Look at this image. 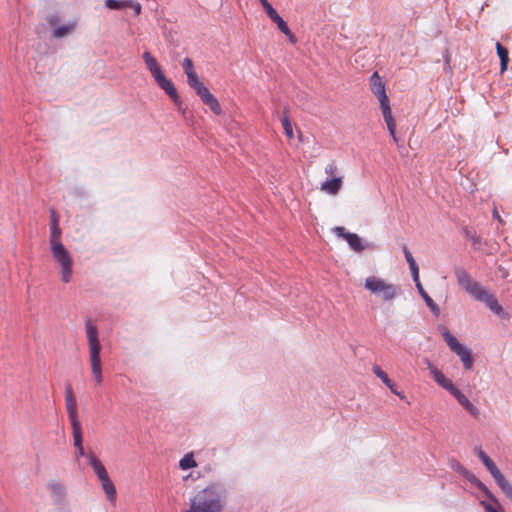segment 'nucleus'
Returning a JSON list of instances; mask_svg holds the SVG:
<instances>
[{"label":"nucleus","instance_id":"nucleus-1","mask_svg":"<svg viewBox=\"0 0 512 512\" xmlns=\"http://www.w3.org/2000/svg\"><path fill=\"white\" fill-rule=\"evenodd\" d=\"M223 496V490L219 486L210 485L194 496L190 509L184 512H221Z\"/></svg>","mask_w":512,"mask_h":512},{"label":"nucleus","instance_id":"nucleus-2","mask_svg":"<svg viewBox=\"0 0 512 512\" xmlns=\"http://www.w3.org/2000/svg\"><path fill=\"white\" fill-rule=\"evenodd\" d=\"M51 250L54 259L61 266L62 281L68 283L72 275V258L60 241V229L54 215L52 217L51 228Z\"/></svg>","mask_w":512,"mask_h":512},{"label":"nucleus","instance_id":"nucleus-3","mask_svg":"<svg viewBox=\"0 0 512 512\" xmlns=\"http://www.w3.org/2000/svg\"><path fill=\"white\" fill-rule=\"evenodd\" d=\"M188 85L194 89L201 101L207 105L216 115L221 114V106L208 88L199 80L198 75L187 78Z\"/></svg>","mask_w":512,"mask_h":512},{"label":"nucleus","instance_id":"nucleus-4","mask_svg":"<svg viewBox=\"0 0 512 512\" xmlns=\"http://www.w3.org/2000/svg\"><path fill=\"white\" fill-rule=\"evenodd\" d=\"M442 336L449 348L460 357L464 368L466 370H471L474 363L471 350L459 343L457 338L445 327L442 329Z\"/></svg>","mask_w":512,"mask_h":512},{"label":"nucleus","instance_id":"nucleus-5","mask_svg":"<svg viewBox=\"0 0 512 512\" xmlns=\"http://www.w3.org/2000/svg\"><path fill=\"white\" fill-rule=\"evenodd\" d=\"M365 288L374 294L381 295L385 301L394 299L398 293V289L395 285L387 283L375 276L368 277L365 280Z\"/></svg>","mask_w":512,"mask_h":512},{"label":"nucleus","instance_id":"nucleus-6","mask_svg":"<svg viewBox=\"0 0 512 512\" xmlns=\"http://www.w3.org/2000/svg\"><path fill=\"white\" fill-rule=\"evenodd\" d=\"M454 274L457 280V283L472 297H476V295L482 290V286L479 282L473 280L469 273L461 266H457L454 268Z\"/></svg>","mask_w":512,"mask_h":512},{"label":"nucleus","instance_id":"nucleus-7","mask_svg":"<svg viewBox=\"0 0 512 512\" xmlns=\"http://www.w3.org/2000/svg\"><path fill=\"white\" fill-rule=\"evenodd\" d=\"M263 9L265 10L267 16L277 25L278 29L282 33H284L292 43H295L296 42L295 36L290 31L287 23L283 20L282 17L279 16V14L272 7V5L270 3H266V6H264Z\"/></svg>","mask_w":512,"mask_h":512},{"label":"nucleus","instance_id":"nucleus-8","mask_svg":"<svg viewBox=\"0 0 512 512\" xmlns=\"http://www.w3.org/2000/svg\"><path fill=\"white\" fill-rule=\"evenodd\" d=\"M86 334L87 340L89 344V352L91 356H99L101 351V345L98 339V331L97 327L91 322V320L86 321Z\"/></svg>","mask_w":512,"mask_h":512},{"label":"nucleus","instance_id":"nucleus-9","mask_svg":"<svg viewBox=\"0 0 512 512\" xmlns=\"http://www.w3.org/2000/svg\"><path fill=\"white\" fill-rule=\"evenodd\" d=\"M333 232L338 237L344 238L354 251L362 252L365 249L361 238L355 233L346 232L344 227L336 226L333 228Z\"/></svg>","mask_w":512,"mask_h":512},{"label":"nucleus","instance_id":"nucleus-10","mask_svg":"<svg viewBox=\"0 0 512 512\" xmlns=\"http://www.w3.org/2000/svg\"><path fill=\"white\" fill-rule=\"evenodd\" d=\"M156 83L159 85V87L165 91V93L171 98V100L174 102V104L181 109L182 106V100L179 97L177 90L173 83L166 78L164 73L157 77L155 79Z\"/></svg>","mask_w":512,"mask_h":512},{"label":"nucleus","instance_id":"nucleus-11","mask_svg":"<svg viewBox=\"0 0 512 512\" xmlns=\"http://www.w3.org/2000/svg\"><path fill=\"white\" fill-rule=\"evenodd\" d=\"M371 91L377 97L380 104L389 102L386 94L385 83L382 81L378 72H374L370 78Z\"/></svg>","mask_w":512,"mask_h":512},{"label":"nucleus","instance_id":"nucleus-12","mask_svg":"<svg viewBox=\"0 0 512 512\" xmlns=\"http://www.w3.org/2000/svg\"><path fill=\"white\" fill-rule=\"evenodd\" d=\"M65 400L70 423L80 422L77 414L76 397L70 384L65 389Z\"/></svg>","mask_w":512,"mask_h":512},{"label":"nucleus","instance_id":"nucleus-13","mask_svg":"<svg viewBox=\"0 0 512 512\" xmlns=\"http://www.w3.org/2000/svg\"><path fill=\"white\" fill-rule=\"evenodd\" d=\"M475 299L477 301L483 302L486 306L495 314L501 315L503 309L501 305L498 303L497 299L489 293L488 290L482 288V290L476 295Z\"/></svg>","mask_w":512,"mask_h":512},{"label":"nucleus","instance_id":"nucleus-14","mask_svg":"<svg viewBox=\"0 0 512 512\" xmlns=\"http://www.w3.org/2000/svg\"><path fill=\"white\" fill-rule=\"evenodd\" d=\"M47 489L54 503L61 504L64 501L67 490L63 483L56 480H51L47 483Z\"/></svg>","mask_w":512,"mask_h":512},{"label":"nucleus","instance_id":"nucleus-15","mask_svg":"<svg viewBox=\"0 0 512 512\" xmlns=\"http://www.w3.org/2000/svg\"><path fill=\"white\" fill-rule=\"evenodd\" d=\"M380 108L382 110L383 118L385 120V123L387 125V128L390 132L391 137L393 138L394 142H398V137L396 135V123L392 116L391 107L389 102H384L380 104Z\"/></svg>","mask_w":512,"mask_h":512},{"label":"nucleus","instance_id":"nucleus-16","mask_svg":"<svg viewBox=\"0 0 512 512\" xmlns=\"http://www.w3.org/2000/svg\"><path fill=\"white\" fill-rule=\"evenodd\" d=\"M142 58L146 65V68L149 70V72L151 73V76L154 78V80L163 74L161 66L159 65L157 60L153 57V55L150 52L145 51L142 54Z\"/></svg>","mask_w":512,"mask_h":512},{"label":"nucleus","instance_id":"nucleus-17","mask_svg":"<svg viewBox=\"0 0 512 512\" xmlns=\"http://www.w3.org/2000/svg\"><path fill=\"white\" fill-rule=\"evenodd\" d=\"M474 451L483 462L487 470L491 473L494 480L502 474L492 459H490V457L481 448L476 447Z\"/></svg>","mask_w":512,"mask_h":512},{"label":"nucleus","instance_id":"nucleus-18","mask_svg":"<svg viewBox=\"0 0 512 512\" xmlns=\"http://www.w3.org/2000/svg\"><path fill=\"white\" fill-rule=\"evenodd\" d=\"M342 185L343 178L341 176L333 177L332 179L323 182L321 184L320 190L329 195H337L342 188Z\"/></svg>","mask_w":512,"mask_h":512},{"label":"nucleus","instance_id":"nucleus-19","mask_svg":"<svg viewBox=\"0 0 512 512\" xmlns=\"http://www.w3.org/2000/svg\"><path fill=\"white\" fill-rule=\"evenodd\" d=\"M453 395L458 403L463 406L470 414L476 416L478 414L477 407L472 404L469 399L455 386L450 392Z\"/></svg>","mask_w":512,"mask_h":512},{"label":"nucleus","instance_id":"nucleus-20","mask_svg":"<svg viewBox=\"0 0 512 512\" xmlns=\"http://www.w3.org/2000/svg\"><path fill=\"white\" fill-rule=\"evenodd\" d=\"M87 459L99 480L109 476L104 465L93 453L87 454Z\"/></svg>","mask_w":512,"mask_h":512},{"label":"nucleus","instance_id":"nucleus-21","mask_svg":"<svg viewBox=\"0 0 512 512\" xmlns=\"http://www.w3.org/2000/svg\"><path fill=\"white\" fill-rule=\"evenodd\" d=\"M435 380V382L440 385L442 388L446 389L449 393L455 387L451 380L445 377V375L438 369H432L431 374Z\"/></svg>","mask_w":512,"mask_h":512},{"label":"nucleus","instance_id":"nucleus-22","mask_svg":"<svg viewBox=\"0 0 512 512\" xmlns=\"http://www.w3.org/2000/svg\"><path fill=\"white\" fill-rule=\"evenodd\" d=\"M100 482H101L102 489L104 490L107 498L110 501H115V499H116V489H115V486H114L113 482L109 478V476L104 477L103 479H100Z\"/></svg>","mask_w":512,"mask_h":512},{"label":"nucleus","instance_id":"nucleus-23","mask_svg":"<svg viewBox=\"0 0 512 512\" xmlns=\"http://www.w3.org/2000/svg\"><path fill=\"white\" fill-rule=\"evenodd\" d=\"M90 362H91V369H92V374L94 376V379L99 384L102 382V370H101L100 355L99 356H91Z\"/></svg>","mask_w":512,"mask_h":512},{"label":"nucleus","instance_id":"nucleus-24","mask_svg":"<svg viewBox=\"0 0 512 512\" xmlns=\"http://www.w3.org/2000/svg\"><path fill=\"white\" fill-rule=\"evenodd\" d=\"M496 49L497 54L500 58V65H501V73H504L507 70L509 57H508V50L502 46L499 42L496 43Z\"/></svg>","mask_w":512,"mask_h":512},{"label":"nucleus","instance_id":"nucleus-25","mask_svg":"<svg viewBox=\"0 0 512 512\" xmlns=\"http://www.w3.org/2000/svg\"><path fill=\"white\" fill-rule=\"evenodd\" d=\"M76 22H69L65 25L59 26L53 31V36L55 38H62L66 35L72 33L75 30Z\"/></svg>","mask_w":512,"mask_h":512},{"label":"nucleus","instance_id":"nucleus-26","mask_svg":"<svg viewBox=\"0 0 512 512\" xmlns=\"http://www.w3.org/2000/svg\"><path fill=\"white\" fill-rule=\"evenodd\" d=\"M506 497L512 502V485L506 480L503 474L495 479Z\"/></svg>","mask_w":512,"mask_h":512},{"label":"nucleus","instance_id":"nucleus-27","mask_svg":"<svg viewBox=\"0 0 512 512\" xmlns=\"http://www.w3.org/2000/svg\"><path fill=\"white\" fill-rule=\"evenodd\" d=\"M471 483L475 484L480 490L485 492V494L489 497V499L498 507L501 508V505L497 498L487 489V487L479 481L475 476H473Z\"/></svg>","mask_w":512,"mask_h":512},{"label":"nucleus","instance_id":"nucleus-28","mask_svg":"<svg viewBox=\"0 0 512 512\" xmlns=\"http://www.w3.org/2000/svg\"><path fill=\"white\" fill-rule=\"evenodd\" d=\"M72 432H73V440H74V446L76 448L82 446V428L81 423H72Z\"/></svg>","mask_w":512,"mask_h":512},{"label":"nucleus","instance_id":"nucleus-29","mask_svg":"<svg viewBox=\"0 0 512 512\" xmlns=\"http://www.w3.org/2000/svg\"><path fill=\"white\" fill-rule=\"evenodd\" d=\"M197 466V463L194 459L193 453L186 454L179 462V467L182 470H187L190 468H194Z\"/></svg>","mask_w":512,"mask_h":512},{"label":"nucleus","instance_id":"nucleus-30","mask_svg":"<svg viewBox=\"0 0 512 512\" xmlns=\"http://www.w3.org/2000/svg\"><path fill=\"white\" fill-rule=\"evenodd\" d=\"M129 0H105V5L109 9L120 10L128 7Z\"/></svg>","mask_w":512,"mask_h":512},{"label":"nucleus","instance_id":"nucleus-31","mask_svg":"<svg viewBox=\"0 0 512 512\" xmlns=\"http://www.w3.org/2000/svg\"><path fill=\"white\" fill-rule=\"evenodd\" d=\"M409 268L413 277V280L418 288L419 291H422V285L419 280V268L417 263H411L409 264Z\"/></svg>","mask_w":512,"mask_h":512},{"label":"nucleus","instance_id":"nucleus-32","mask_svg":"<svg viewBox=\"0 0 512 512\" xmlns=\"http://www.w3.org/2000/svg\"><path fill=\"white\" fill-rule=\"evenodd\" d=\"M464 235L466 238L470 239L475 247L479 246L482 242L481 237L476 234L475 231H472L468 228L464 229Z\"/></svg>","mask_w":512,"mask_h":512},{"label":"nucleus","instance_id":"nucleus-33","mask_svg":"<svg viewBox=\"0 0 512 512\" xmlns=\"http://www.w3.org/2000/svg\"><path fill=\"white\" fill-rule=\"evenodd\" d=\"M281 122H282V126L284 128V131H285V134L286 136L289 138V139H292L294 134H293V128H292V124L288 118V116H284L282 119H281Z\"/></svg>","mask_w":512,"mask_h":512},{"label":"nucleus","instance_id":"nucleus-34","mask_svg":"<svg viewBox=\"0 0 512 512\" xmlns=\"http://www.w3.org/2000/svg\"><path fill=\"white\" fill-rule=\"evenodd\" d=\"M372 371L384 384H389L388 382H390V378L378 365H374L372 367Z\"/></svg>","mask_w":512,"mask_h":512},{"label":"nucleus","instance_id":"nucleus-35","mask_svg":"<svg viewBox=\"0 0 512 512\" xmlns=\"http://www.w3.org/2000/svg\"><path fill=\"white\" fill-rule=\"evenodd\" d=\"M421 296L424 298L426 304L434 311L438 310V306L435 304V302L432 300V298L425 292V290L422 288V291H419Z\"/></svg>","mask_w":512,"mask_h":512},{"label":"nucleus","instance_id":"nucleus-36","mask_svg":"<svg viewBox=\"0 0 512 512\" xmlns=\"http://www.w3.org/2000/svg\"><path fill=\"white\" fill-rule=\"evenodd\" d=\"M325 173L329 176L337 177L336 175L338 174V167L334 161L325 167Z\"/></svg>","mask_w":512,"mask_h":512},{"label":"nucleus","instance_id":"nucleus-37","mask_svg":"<svg viewBox=\"0 0 512 512\" xmlns=\"http://www.w3.org/2000/svg\"><path fill=\"white\" fill-rule=\"evenodd\" d=\"M403 253L405 255L406 261L408 264L416 263L415 259L413 258L411 252L409 251L408 247L406 245H403Z\"/></svg>","mask_w":512,"mask_h":512},{"label":"nucleus","instance_id":"nucleus-38","mask_svg":"<svg viewBox=\"0 0 512 512\" xmlns=\"http://www.w3.org/2000/svg\"><path fill=\"white\" fill-rule=\"evenodd\" d=\"M388 383L389 384H385V385L391 390V392L393 394L397 395L401 399H403L405 397L401 392L397 391L395 383L391 379H390V382H388Z\"/></svg>","mask_w":512,"mask_h":512},{"label":"nucleus","instance_id":"nucleus-39","mask_svg":"<svg viewBox=\"0 0 512 512\" xmlns=\"http://www.w3.org/2000/svg\"><path fill=\"white\" fill-rule=\"evenodd\" d=\"M128 7L133 8L136 16H138L141 13V5L138 2H133L132 0H129Z\"/></svg>","mask_w":512,"mask_h":512},{"label":"nucleus","instance_id":"nucleus-40","mask_svg":"<svg viewBox=\"0 0 512 512\" xmlns=\"http://www.w3.org/2000/svg\"><path fill=\"white\" fill-rule=\"evenodd\" d=\"M182 67H183L184 72L192 69L194 67L193 61L188 57L184 58V60L182 62Z\"/></svg>","mask_w":512,"mask_h":512},{"label":"nucleus","instance_id":"nucleus-41","mask_svg":"<svg viewBox=\"0 0 512 512\" xmlns=\"http://www.w3.org/2000/svg\"><path fill=\"white\" fill-rule=\"evenodd\" d=\"M458 471L466 477L469 481H472V478L474 475H471L468 470H466L464 467L459 466Z\"/></svg>","mask_w":512,"mask_h":512},{"label":"nucleus","instance_id":"nucleus-42","mask_svg":"<svg viewBox=\"0 0 512 512\" xmlns=\"http://www.w3.org/2000/svg\"><path fill=\"white\" fill-rule=\"evenodd\" d=\"M458 471L466 477L469 481H472V478L474 475H471L468 470H466L464 467L459 466Z\"/></svg>","mask_w":512,"mask_h":512},{"label":"nucleus","instance_id":"nucleus-43","mask_svg":"<svg viewBox=\"0 0 512 512\" xmlns=\"http://www.w3.org/2000/svg\"><path fill=\"white\" fill-rule=\"evenodd\" d=\"M482 505L484 506L485 508V511L486 512H499L496 508H494L491 504L489 503H486V502H482Z\"/></svg>","mask_w":512,"mask_h":512},{"label":"nucleus","instance_id":"nucleus-44","mask_svg":"<svg viewBox=\"0 0 512 512\" xmlns=\"http://www.w3.org/2000/svg\"><path fill=\"white\" fill-rule=\"evenodd\" d=\"M424 364L427 366V368L429 369L430 373L432 374V369H437L431 362L429 359H424L423 360Z\"/></svg>","mask_w":512,"mask_h":512},{"label":"nucleus","instance_id":"nucleus-45","mask_svg":"<svg viewBox=\"0 0 512 512\" xmlns=\"http://www.w3.org/2000/svg\"><path fill=\"white\" fill-rule=\"evenodd\" d=\"M185 74H186L187 78L197 75L194 67L192 69L186 71Z\"/></svg>","mask_w":512,"mask_h":512},{"label":"nucleus","instance_id":"nucleus-46","mask_svg":"<svg viewBox=\"0 0 512 512\" xmlns=\"http://www.w3.org/2000/svg\"><path fill=\"white\" fill-rule=\"evenodd\" d=\"M77 452H78L79 456H86L87 457V455L85 454L83 446L78 447L77 448Z\"/></svg>","mask_w":512,"mask_h":512},{"label":"nucleus","instance_id":"nucleus-47","mask_svg":"<svg viewBox=\"0 0 512 512\" xmlns=\"http://www.w3.org/2000/svg\"><path fill=\"white\" fill-rule=\"evenodd\" d=\"M493 216H494V218H496L498 221H500V222L502 221V219H501V217H500V215L498 214V211H497L496 209H494V211H493Z\"/></svg>","mask_w":512,"mask_h":512},{"label":"nucleus","instance_id":"nucleus-48","mask_svg":"<svg viewBox=\"0 0 512 512\" xmlns=\"http://www.w3.org/2000/svg\"><path fill=\"white\" fill-rule=\"evenodd\" d=\"M259 1L261 2L263 7L266 6V3H269L267 0H259Z\"/></svg>","mask_w":512,"mask_h":512}]
</instances>
